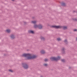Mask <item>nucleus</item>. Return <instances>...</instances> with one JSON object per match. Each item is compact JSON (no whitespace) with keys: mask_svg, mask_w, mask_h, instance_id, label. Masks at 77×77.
Returning a JSON list of instances; mask_svg holds the SVG:
<instances>
[{"mask_svg":"<svg viewBox=\"0 0 77 77\" xmlns=\"http://www.w3.org/2000/svg\"><path fill=\"white\" fill-rule=\"evenodd\" d=\"M22 56L23 57H26V59L27 60L33 59H35V58L36 57V56L29 54H23Z\"/></svg>","mask_w":77,"mask_h":77,"instance_id":"f257e3e1","label":"nucleus"},{"mask_svg":"<svg viewBox=\"0 0 77 77\" xmlns=\"http://www.w3.org/2000/svg\"><path fill=\"white\" fill-rule=\"evenodd\" d=\"M60 59V57H52L50 58L51 60H58Z\"/></svg>","mask_w":77,"mask_h":77,"instance_id":"f03ea898","label":"nucleus"},{"mask_svg":"<svg viewBox=\"0 0 77 77\" xmlns=\"http://www.w3.org/2000/svg\"><path fill=\"white\" fill-rule=\"evenodd\" d=\"M52 27L55 28V29H61V28H62L63 27L62 26H53Z\"/></svg>","mask_w":77,"mask_h":77,"instance_id":"7ed1b4c3","label":"nucleus"},{"mask_svg":"<svg viewBox=\"0 0 77 77\" xmlns=\"http://www.w3.org/2000/svg\"><path fill=\"white\" fill-rule=\"evenodd\" d=\"M23 66L25 69H27L29 67L25 63L23 64Z\"/></svg>","mask_w":77,"mask_h":77,"instance_id":"20e7f679","label":"nucleus"},{"mask_svg":"<svg viewBox=\"0 0 77 77\" xmlns=\"http://www.w3.org/2000/svg\"><path fill=\"white\" fill-rule=\"evenodd\" d=\"M42 26L41 25H39L38 26V29H42Z\"/></svg>","mask_w":77,"mask_h":77,"instance_id":"39448f33","label":"nucleus"},{"mask_svg":"<svg viewBox=\"0 0 77 77\" xmlns=\"http://www.w3.org/2000/svg\"><path fill=\"white\" fill-rule=\"evenodd\" d=\"M40 53H42V54H44V53H45V51L44 50H42L40 51Z\"/></svg>","mask_w":77,"mask_h":77,"instance_id":"423d86ee","label":"nucleus"},{"mask_svg":"<svg viewBox=\"0 0 77 77\" xmlns=\"http://www.w3.org/2000/svg\"><path fill=\"white\" fill-rule=\"evenodd\" d=\"M29 33H32L33 34L34 33V32H33V31H29Z\"/></svg>","mask_w":77,"mask_h":77,"instance_id":"0eeeda50","label":"nucleus"},{"mask_svg":"<svg viewBox=\"0 0 77 77\" xmlns=\"http://www.w3.org/2000/svg\"><path fill=\"white\" fill-rule=\"evenodd\" d=\"M6 31L7 32V33H9V32H11V30L9 29H7L6 30Z\"/></svg>","mask_w":77,"mask_h":77,"instance_id":"6e6552de","label":"nucleus"},{"mask_svg":"<svg viewBox=\"0 0 77 77\" xmlns=\"http://www.w3.org/2000/svg\"><path fill=\"white\" fill-rule=\"evenodd\" d=\"M34 27L35 28H38V26L37 25H35Z\"/></svg>","mask_w":77,"mask_h":77,"instance_id":"1a4fd4ad","label":"nucleus"},{"mask_svg":"<svg viewBox=\"0 0 77 77\" xmlns=\"http://www.w3.org/2000/svg\"><path fill=\"white\" fill-rule=\"evenodd\" d=\"M11 38H12V39H14V38L15 37H14V35H11Z\"/></svg>","mask_w":77,"mask_h":77,"instance_id":"9d476101","label":"nucleus"},{"mask_svg":"<svg viewBox=\"0 0 77 77\" xmlns=\"http://www.w3.org/2000/svg\"><path fill=\"white\" fill-rule=\"evenodd\" d=\"M36 22H37V21H32V23H33V24H35V23H36Z\"/></svg>","mask_w":77,"mask_h":77,"instance_id":"9b49d317","label":"nucleus"},{"mask_svg":"<svg viewBox=\"0 0 77 77\" xmlns=\"http://www.w3.org/2000/svg\"><path fill=\"white\" fill-rule=\"evenodd\" d=\"M63 27L64 29H67V27L66 26H63Z\"/></svg>","mask_w":77,"mask_h":77,"instance_id":"f8f14e48","label":"nucleus"},{"mask_svg":"<svg viewBox=\"0 0 77 77\" xmlns=\"http://www.w3.org/2000/svg\"><path fill=\"white\" fill-rule=\"evenodd\" d=\"M62 5L63 6H65V3H62Z\"/></svg>","mask_w":77,"mask_h":77,"instance_id":"ddd939ff","label":"nucleus"},{"mask_svg":"<svg viewBox=\"0 0 77 77\" xmlns=\"http://www.w3.org/2000/svg\"><path fill=\"white\" fill-rule=\"evenodd\" d=\"M44 60L45 62H47V61L48 60L47 59H45Z\"/></svg>","mask_w":77,"mask_h":77,"instance_id":"4468645a","label":"nucleus"},{"mask_svg":"<svg viewBox=\"0 0 77 77\" xmlns=\"http://www.w3.org/2000/svg\"><path fill=\"white\" fill-rule=\"evenodd\" d=\"M57 40L58 41H60V40H61V39H60V38H57Z\"/></svg>","mask_w":77,"mask_h":77,"instance_id":"2eb2a0df","label":"nucleus"},{"mask_svg":"<svg viewBox=\"0 0 77 77\" xmlns=\"http://www.w3.org/2000/svg\"><path fill=\"white\" fill-rule=\"evenodd\" d=\"M61 61L63 62H65V60H61Z\"/></svg>","mask_w":77,"mask_h":77,"instance_id":"dca6fc26","label":"nucleus"},{"mask_svg":"<svg viewBox=\"0 0 77 77\" xmlns=\"http://www.w3.org/2000/svg\"><path fill=\"white\" fill-rule=\"evenodd\" d=\"M9 71H10V72H13V71L12 70H9Z\"/></svg>","mask_w":77,"mask_h":77,"instance_id":"f3484780","label":"nucleus"},{"mask_svg":"<svg viewBox=\"0 0 77 77\" xmlns=\"http://www.w3.org/2000/svg\"><path fill=\"white\" fill-rule=\"evenodd\" d=\"M44 65L45 66H47V64H44Z\"/></svg>","mask_w":77,"mask_h":77,"instance_id":"a211bd4d","label":"nucleus"},{"mask_svg":"<svg viewBox=\"0 0 77 77\" xmlns=\"http://www.w3.org/2000/svg\"><path fill=\"white\" fill-rule=\"evenodd\" d=\"M41 39H44V38L43 37H41Z\"/></svg>","mask_w":77,"mask_h":77,"instance_id":"6ab92c4d","label":"nucleus"},{"mask_svg":"<svg viewBox=\"0 0 77 77\" xmlns=\"http://www.w3.org/2000/svg\"><path fill=\"white\" fill-rule=\"evenodd\" d=\"M74 32H76V31H77V29H75L74 30Z\"/></svg>","mask_w":77,"mask_h":77,"instance_id":"aec40b11","label":"nucleus"},{"mask_svg":"<svg viewBox=\"0 0 77 77\" xmlns=\"http://www.w3.org/2000/svg\"><path fill=\"white\" fill-rule=\"evenodd\" d=\"M64 48H63L62 49V51H63V52L64 51Z\"/></svg>","mask_w":77,"mask_h":77,"instance_id":"412c9836","label":"nucleus"},{"mask_svg":"<svg viewBox=\"0 0 77 77\" xmlns=\"http://www.w3.org/2000/svg\"><path fill=\"white\" fill-rule=\"evenodd\" d=\"M66 41H67V40H65L64 41L65 42H66Z\"/></svg>","mask_w":77,"mask_h":77,"instance_id":"4be33fe9","label":"nucleus"},{"mask_svg":"<svg viewBox=\"0 0 77 77\" xmlns=\"http://www.w3.org/2000/svg\"><path fill=\"white\" fill-rule=\"evenodd\" d=\"M14 0H12V1H14Z\"/></svg>","mask_w":77,"mask_h":77,"instance_id":"5701e85b","label":"nucleus"},{"mask_svg":"<svg viewBox=\"0 0 77 77\" xmlns=\"http://www.w3.org/2000/svg\"><path fill=\"white\" fill-rule=\"evenodd\" d=\"M76 40H77V38H76Z\"/></svg>","mask_w":77,"mask_h":77,"instance_id":"b1692460","label":"nucleus"},{"mask_svg":"<svg viewBox=\"0 0 77 77\" xmlns=\"http://www.w3.org/2000/svg\"><path fill=\"white\" fill-rule=\"evenodd\" d=\"M41 77H42V76H41Z\"/></svg>","mask_w":77,"mask_h":77,"instance_id":"393cba45","label":"nucleus"}]
</instances>
